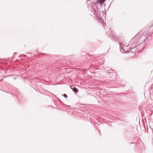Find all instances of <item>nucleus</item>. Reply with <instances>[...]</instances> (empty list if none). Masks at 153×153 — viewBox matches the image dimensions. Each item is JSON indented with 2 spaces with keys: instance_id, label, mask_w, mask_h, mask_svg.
I'll return each instance as SVG.
<instances>
[{
  "instance_id": "9b49d317",
  "label": "nucleus",
  "mask_w": 153,
  "mask_h": 153,
  "mask_svg": "<svg viewBox=\"0 0 153 153\" xmlns=\"http://www.w3.org/2000/svg\"><path fill=\"white\" fill-rule=\"evenodd\" d=\"M152 33L153 34V32Z\"/></svg>"
},
{
  "instance_id": "f03ea898",
  "label": "nucleus",
  "mask_w": 153,
  "mask_h": 153,
  "mask_svg": "<svg viewBox=\"0 0 153 153\" xmlns=\"http://www.w3.org/2000/svg\"><path fill=\"white\" fill-rule=\"evenodd\" d=\"M134 50V49L133 48H130L128 50V51H126V53H133V55H134L135 54L134 53V51H132V50Z\"/></svg>"
},
{
  "instance_id": "7ed1b4c3",
  "label": "nucleus",
  "mask_w": 153,
  "mask_h": 153,
  "mask_svg": "<svg viewBox=\"0 0 153 153\" xmlns=\"http://www.w3.org/2000/svg\"><path fill=\"white\" fill-rule=\"evenodd\" d=\"M126 48L125 47H120L121 51L123 53H126V51L125 50Z\"/></svg>"
},
{
  "instance_id": "f257e3e1",
  "label": "nucleus",
  "mask_w": 153,
  "mask_h": 153,
  "mask_svg": "<svg viewBox=\"0 0 153 153\" xmlns=\"http://www.w3.org/2000/svg\"><path fill=\"white\" fill-rule=\"evenodd\" d=\"M138 33L136 34L134 37L131 39V42H134V43H137L140 40L141 37H138Z\"/></svg>"
},
{
  "instance_id": "0eeeda50",
  "label": "nucleus",
  "mask_w": 153,
  "mask_h": 153,
  "mask_svg": "<svg viewBox=\"0 0 153 153\" xmlns=\"http://www.w3.org/2000/svg\"><path fill=\"white\" fill-rule=\"evenodd\" d=\"M23 56H25V55H21V56H20V57H21V59H23Z\"/></svg>"
},
{
  "instance_id": "9d476101",
  "label": "nucleus",
  "mask_w": 153,
  "mask_h": 153,
  "mask_svg": "<svg viewBox=\"0 0 153 153\" xmlns=\"http://www.w3.org/2000/svg\"><path fill=\"white\" fill-rule=\"evenodd\" d=\"M16 53H14V54H16Z\"/></svg>"
},
{
  "instance_id": "39448f33",
  "label": "nucleus",
  "mask_w": 153,
  "mask_h": 153,
  "mask_svg": "<svg viewBox=\"0 0 153 153\" xmlns=\"http://www.w3.org/2000/svg\"><path fill=\"white\" fill-rule=\"evenodd\" d=\"M105 0H98L97 2H99V3L100 4H102L105 1Z\"/></svg>"
},
{
  "instance_id": "1a4fd4ad",
  "label": "nucleus",
  "mask_w": 153,
  "mask_h": 153,
  "mask_svg": "<svg viewBox=\"0 0 153 153\" xmlns=\"http://www.w3.org/2000/svg\"><path fill=\"white\" fill-rule=\"evenodd\" d=\"M122 45V43H121L120 44V46H121V45Z\"/></svg>"
},
{
  "instance_id": "6e6552de",
  "label": "nucleus",
  "mask_w": 153,
  "mask_h": 153,
  "mask_svg": "<svg viewBox=\"0 0 153 153\" xmlns=\"http://www.w3.org/2000/svg\"><path fill=\"white\" fill-rule=\"evenodd\" d=\"M71 88L73 90V87H72V86H71Z\"/></svg>"
},
{
  "instance_id": "423d86ee",
  "label": "nucleus",
  "mask_w": 153,
  "mask_h": 153,
  "mask_svg": "<svg viewBox=\"0 0 153 153\" xmlns=\"http://www.w3.org/2000/svg\"><path fill=\"white\" fill-rule=\"evenodd\" d=\"M63 96L65 97V98H67L68 97V96H67V95L66 94H64L63 95Z\"/></svg>"
},
{
  "instance_id": "20e7f679",
  "label": "nucleus",
  "mask_w": 153,
  "mask_h": 153,
  "mask_svg": "<svg viewBox=\"0 0 153 153\" xmlns=\"http://www.w3.org/2000/svg\"><path fill=\"white\" fill-rule=\"evenodd\" d=\"M72 87H73V91L76 93H77L78 92V90L77 89L74 87V86H72Z\"/></svg>"
}]
</instances>
